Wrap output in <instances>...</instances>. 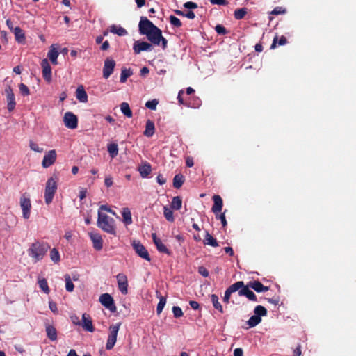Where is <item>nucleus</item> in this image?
I'll list each match as a JSON object with an SVG mask.
<instances>
[{"mask_svg": "<svg viewBox=\"0 0 356 356\" xmlns=\"http://www.w3.org/2000/svg\"><path fill=\"white\" fill-rule=\"evenodd\" d=\"M211 300L212 302V304H213L214 308L222 314L224 312L223 307H222V305L220 304V302H219L218 296L216 294H212L211 296Z\"/></svg>", "mask_w": 356, "mask_h": 356, "instance_id": "33", "label": "nucleus"}, {"mask_svg": "<svg viewBox=\"0 0 356 356\" xmlns=\"http://www.w3.org/2000/svg\"><path fill=\"white\" fill-rule=\"evenodd\" d=\"M6 95L7 108L9 111H13L16 106L15 95L10 86H7L5 88Z\"/></svg>", "mask_w": 356, "mask_h": 356, "instance_id": "10", "label": "nucleus"}, {"mask_svg": "<svg viewBox=\"0 0 356 356\" xmlns=\"http://www.w3.org/2000/svg\"><path fill=\"white\" fill-rule=\"evenodd\" d=\"M198 273L204 277H208L209 274L208 270L204 266L198 268Z\"/></svg>", "mask_w": 356, "mask_h": 356, "instance_id": "54", "label": "nucleus"}, {"mask_svg": "<svg viewBox=\"0 0 356 356\" xmlns=\"http://www.w3.org/2000/svg\"><path fill=\"white\" fill-rule=\"evenodd\" d=\"M132 246L136 253L140 257L144 259L147 261H151V257L149 254L148 251L140 241H134L132 243Z\"/></svg>", "mask_w": 356, "mask_h": 356, "instance_id": "7", "label": "nucleus"}, {"mask_svg": "<svg viewBox=\"0 0 356 356\" xmlns=\"http://www.w3.org/2000/svg\"><path fill=\"white\" fill-rule=\"evenodd\" d=\"M203 242L205 245H211L212 247H217L219 245L216 239L213 238L209 232L206 233Z\"/></svg>", "mask_w": 356, "mask_h": 356, "instance_id": "28", "label": "nucleus"}, {"mask_svg": "<svg viewBox=\"0 0 356 356\" xmlns=\"http://www.w3.org/2000/svg\"><path fill=\"white\" fill-rule=\"evenodd\" d=\"M65 280L66 290L69 292H72L74 290V285L71 280L70 276L69 275H65Z\"/></svg>", "mask_w": 356, "mask_h": 356, "instance_id": "45", "label": "nucleus"}, {"mask_svg": "<svg viewBox=\"0 0 356 356\" xmlns=\"http://www.w3.org/2000/svg\"><path fill=\"white\" fill-rule=\"evenodd\" d=\"M99 302L111 312H115L116 311V307L115 305L113 298L109 293H104L101 295L99 297Z\"/></svg>", "mask_w": 356, "mask_h": 356, "instance_id": "9", "label": "nucleus"}, {"mask_svg": "<svg viewBox=\"0 0 356 356\" xmlns=\"http://www.w3.org/2000/svg\"><path fill=\"white\" fill-rule=\"evenodd\" d=\"M234 356H243V351L241 348H236L234 350Z\"/></svg>", "mask_w": 356, "mask_h": 356, "instance_id": "64", "label": "nucleus"}, {"mask_svg": "<svg viewBox=\"0 0 356 356\" xmlns=\"http://www.w3.org/2000/svg\"><path fill=\"white\" fill-rule=\"evenodd\" d=\"M110 32L117 34L119 36H123L127 34V31L125 29L121 26H117L116 25L110 26Z\"/></svg>", "mask_w": 356, "mask_h": 356, "instance_id": "30", "label": "nucleus"}, {"mask_svg": "<svg viewBox=\"0 0 356 356\" xmlns=\"http://www.w3.org/2000/svg\"><path fill=\"white\" fill-rule=\"evenodd\" d=\"M49 256L51 260L56 264L58 263L60 260V253L55 248L50 250Z\"/></svg>", "mask_w": 356, "mask_h": 356, "instance_id": "39", "label": "nucleus"}, {"mask_svg": "<svg viewBox=\"0 0 356 356\" xmlns=\"http://www.w3.org/2000/svg\"><path fill=\"white\" fill-rule=\"evenodd\" d=\"M248 284L256 292L260 293L268 291V287L264 286L259 280L250 281Z\"/></svg>", "mask_w": 356, "mask_h": 356, "instance_id": "22", "label": "nucleus"}, {"mask_svg": "<svg viewBox=\"0 0 356 356\" xmlns=\"http://www.w3.org/2000/svg\"><path fill=\"white\" fill-rule=\"evenodd\" d=\"M210 2L213 5L226 6L228 4V1L227 0H210Z\"/></svg>", "mask_w": 356, "mask_h": 356, "instance_id": "56", "label": "nucleus"}, {"mask_svg": "<svg viewBox=\"0 0 356 356\" xmlns=\"http://www.w3.org/2000/svg\"><path fill=\"white\" fill-rule=\"evenodd\" d=\"M58 56V50L54 48L53 46L51 47L50 50L48 52V58L51 60V62L56 65L57 64V58Z\"/></svg>", "mask_w": 356, "mask_h": 356, "instance_id": "31", "label": "nucleus"}, {"mask_svg": "<svg viewBox=\"0 0 356 356\" xmlns=\"http://www.w3.org/2000/svg\"><path fill=\"white\" fill-rule=\"evenodd\" d=\"M153 49L152 44L145 41H136L134 44L133 49L135 54H138L141 51H152Z\"/></svg>", "mask_w": 356, "mask_h": 356, "instance_id": "15", "label": "nucleus"}, {"mask_svg": "<svg viewBox=\"0 0 356 356\" xmlns=\"http://www.w3.org/2000/svg\"><path fill=\"white\" fill-rule=\"evenodd\" d=\"M82 327L83 328L88 331L92 332L95 330V328L92 325V321L90 316L88 314H83L82 315Z\"/></svg>", "mask_w": 356, "mask_h": 356, "instance_id": "21", "label": "nucleus"}, {"mask_svg": "<svg viewBox=\"0 0 356 356\" xmlns=\"http://www.w3.org/2000/svg\"><path fill=\"white\" fill-rule=\"evenodd\" d=\"M216 219L220 220L222 225L223 227H225L227 226V220H226L225 213H220V214H218V213H216Z\"/></svg>", "mask_w": 356, "mask_h": 356, "instance_id": "51", "label": "nucleus"}, {"mask_svg": "<svg viewBox=\"0 0 356 356\" xmlns=\"http://www.w3.org/2000/svg\"><path fill=\"white\" fill-rule=\"evenodd\" d=\"M99 209L102 210V211H106L114 216L116 215L115 212L114 211H113L111 208L108 207L106 205L100 206Z\"/></svg>", "mask_w": 356, "mask_h": 356, "instance_id": "60", "label": "nucleus"}, {"mask_svg": "<svg viewBox=\"0 0 356 356\" xmlns=\"http://www.w3.org/2000/svg\"><path fill=\"white\" fill-rule=\"evenodd\" d=\"M250 286H248V284L247 285H245L243 284V286L241 287V289L238 291V296H245L249 300L257 302V296L250 289Z\"/></svg>", "mask_w": 356, "mask_h": 356, "instance_id": "16", "label": "nucleus"}, {"mask_svg": "<svg viewBox=\"0 0 356 356\" xmlns=\"http://www.w3.org/2000/svg\"><path fill=\"white\" fill-rule=\"evenodd\" d=\"M29 147H30L31 150H33V151H34L35 152L41 153V152H43V148L39 147V145L37 143H34L32 140H31L29 142Z\"/></svg>", "mask_w": 356, "mask_h": 356, "instance_id": "49", "label": "nucleus"}, {"mask_svg": "<svg viewBox=\"0 0 356 356\" xmlns=\"http://www.w3.org/2000/svg\"><path fill=\"white\" fill-rule=\"evenodd\" d=\"M215 30L219 35H225L227 33V29L222 25L220 24L216 25L215 27Z\"/></svg>", "mask_w": 356, "mask_h": 356, "instance_id": "53", "label": "nucleus"}, {"mask_svg": "<svg viewBox=\"0 0 356 356\" xmlns=\"http://www.w3.org/2000/svg\"><path fill=\"white\" fill-rule=\"evenodd\" d=\"M49 250L50 245L47 242L37 240L30 245L27 252L32 261L35 264L44 258Z\"/></svg>", "mask_w": 356, "mask_h": 356, "instance_id": "2", "label": "nucleus"}, {"mask_svg": "<svg viewBox=\"0 0 356 356\" xmlns=\"http://www.w3.org/2000/svg\"><path fill=\"white\" fill-rule=\"evenodd\" d=\"M254 315L261 318V316H265L267 315V309L264 306L257 305L254 309Z\"/></svg>", "mask_w": 356, "mask_h": 356, "instance_id": "42", "label": "nucleus"}, {"mask_svg": "<svg viewBox=\"0 0 356 356\" xmlns=\"http://www.w3.org/2000/svg\"><path fill=\"white\" fill-rule=\"evenodd\" d=\"M184 182V177L181 174H177L173 179V186L175 188H179Z\"/></svg>", "mask_w": 356, "mask_h": 356, "instance_id": "36", "label": "nucleus"}, {"mask_svg": "<svg viewBox=\"0 0 356 356\" xmlns=\"http://www.w3.org/2000/svg\"><path fill=\"white\" fill-rule=\"evenodd\" d=\"M133 74L132 70L129 68L123 67L122 68L120 79V81L121 83H125L129 77H130Z\"/></svg>", "mask_w": 356, "mask_h": 356, "instance_id": "32", "label": "nucleus"}, {"mask_svg": "<svg viewBox=\"0 0 356 356\" xmlns=\"http://www.w3.org/2000/svg\"><path fill=\"white\" fill-rule=\"evenodd\" d=\"M182 200L179 196H176L172 198L171 202V207L175 210H179L181 207Z\"/></svg>", "mask_w": 356, "mask_h": 356, "instance_id": "41", "label": "nucleus"}, {"mask_svg": "<svg viewBox=\"0 0 356 356\" xmlns=\"http://www.w3.org/2000/svg\"><path fill=\"white\" fill-rule=\"evenodd\" d=\"M287 43V39L285 36L282 35L279 37L278 35H275L273 38V42L270 46V49H273L279 46L284 45Z\"/></svg>", "mask_w": 356, "mask_h": 356, "instance_id": "27", "label": "nucleus"}, {"mask_svg": "<svg viewBox=\"0 0 356 356\" xmlns=\"http://www.w3.org/2000/svg\"><path fill=\"white\" fill-rule=\"evenodd\" d=\"M212 199L213 200V205L211 208V211L216 214L222 211L223 201L219 195H214Z\"/></svg>", "mask_w": 356, "mask_h": 356, "instance_id": "20", "label": "nucleus"}, {"mask_svg": "<svg viewBox=\"0 0 356 356\" xmlns=\"http://www.w3.org/2000/svg\"><path fill=\"white\" fill-rule=\"evenodd\" d=\"M13 33L15 35V40L19 44H25L26 37L24 31L19 26L15 27Z\"/></svg>", "mask_w": 356, "mask_h": 356, "instance_id": "23", "label": "nucleus"}, {"mask_svg": "<svg viewBox=\"0 0 356 356\" xmlns=\"http://www.w3.org/2000/svg\"><path fill=\"white\" fill-rule=\"evenodd\" d=\"M139 32L145 35L152 45L159 46L161 42L163 49L167 47L168 40L163 37L162 31L146 17H141L138 24Z\"/></svg>", "mask_w": 356, "mask_h": 356, "instance_id": "1", "label": "nucleus"}, {"mask_svg": "<svg viewBox=\"0 0 356 356\" xmlns=\"http://www.w3.org/2000/svg\"><path fill=\"white\" fill-rule=\"evenodd\" d=\"M104 184H105L106 186L111 187L113 184V178L111 176L106 177V178L104 179Z\"/></svg>", "mask_w": 356, "mask_h": 356, "instance_id": "59", "label": "nucleus"}, {"mask_svg": "<svg viewBox=\"0 0 356 356\" xmlns=\"http://www.w3.org/2000/svg\"><path fill=\"white\" fill-rule=\"evenodd\" d=\"M64 124L66 127L74 129L78 126V118L76 115L72 112H66L63 117Z\"/></svg>", "mask_w": 356, "mask_h": 356, "instance_id": "8", "label": "nucleus"}, {"mask_svg": "<svg viewBox=\"0 0 356 356\" xmlns=\"http://www.w3.org/2000/svg\"><path fill=\"white\" fill-rule=\"evenodd\" d=\"M166 303V299L164 297H161L157 305L156 312L160 314Z\"/></svg>", "mask_w": 356, "mask_h": 356, "instance_id": "48", "label": "nucleus"}, {"mask_svg": "<svg viewBox=\"0 0 356 356\" xmlns=\"http://www.w3.org/2000/svg\"><path fill=\"white\" fill-rule=\"evenodd\" d=\"M76 97L79 102L83 103L87 102L88 95L82 86H80L77 88L76 91Z\"/></svg>", "mask_w": 356, "mask_h": 356, "instance_id": "26", "label": "nucleus"}, {"mask_svg": "<svg viewBox=\"0 0 356 356\" xmlns=\"http://www.w3.org/2000/svg\"><path fill=\"white\" fill-rule=\"evenodd\" d=\"M58 178L50 177L48 179L44 191V200L47 204H49L52 202L54 197L56 193L58 188Z\"/></svg>", "mask_w": 356, "mask_h": 356, "instance_id": "4", "label": "nucleus"}, {"mask_svg": "<svg viewBox=\"0 0 356 356\" xmlns=\"http://www.w3.org/2000/svg\"><path fill=\"white\" fill-rule=\"evenodd\" d=\"M243 286V281H238L233 284L230 285L225 291V296L223 297V301L225 303L229 302V299L232 293H234L239 290L241 286Z\"/></svg>", "mask_w": 356, "mask_h": 356, "instance_id": "12", "label": "nucleus"}, {"mask_svg": "<svg viewBox=\"0 0 356 356\" xmlns=\"http://www.w3.org/2000/svg\"><path fill=\"white\" fill-rule=\"evenodd\" d=\"M170 22L175 27L179 28L181 26L182 24L180 19L175 16L171 15L170 17Z\"/></svg>", "mask_w": 356, "mask_h": 356, "instance_id": "47", "label": "nucleus"}, {"mask_svg": "<svg viewBox=\"0 0 356 356\" xmlns=\"http://www.w3.org/2000/svg\"><path fill=\"white\" fill-rule=\"evenodd\" d=\"M38 282L41 290L46 294H48L50 292L47 281L45 278L39 279Z\"/></svg>", "mask_w": 356, "mask_h": 356, "instance_id": "43", "label": "nucleus"}, {"mask_svg": "<svg viewBox=\"0 0 356 356\" xmlns=\"http://www.w3.org/2000/svg\"><path fill=\"white\" fill-rule=\"evenodd\" d=\"M20 207L22 210V216L24 219H29L31 216V202L29 195L24 193L20 197Z\"/></svg>", "mask_w": 356, "mask_h": 356, "instance_id": "6", "label": "nucleus"}, {"mask_svg": "<svg viewBox=\"0 0 356 356\" xmlns=\"http://www.w3.org/2000/svg\"><path fill=\"white\" fill-rule=\"evenodd\" d=\"M115 61L110 58H106L103 67V77L108 79L113 72Z\"/></svg>", "mask_w": 356, "mask_h": 356, "instance_id": "13", "label": "nucleus"}, {"mask_svg": "<svg viewBox=\"0 0 356 356\" xmlns=\"http://www.w3.org/2000/svg\"><path fill=\"white\" fill-rule=\"evenodd\" d=\"M19 89L21 94L24 96H28L30 94L29 88L24 83H20Z\"/></svg>", "mask_w": 356, "mask_h": 356, "instance_id": "50", "label": "nucleus"}, {"mask_svg": "<svg viewBox=\"0 0 356 356\" xmlns=\"http://www.w3.org/2000/svg\"><path fill=\"white\" fill-rule=\"evenodd\" d=\"M88 234L92 242L93 248L97 251L101 250L103 248L102 236L99 233L95 232H90Z\"/></svg>", "mask_w": 356, "mask_h": 356, "instance_id": "17", "label": "nucleus"}, {"mask_svg": "<svg viewBox=\"0 0 356 356\" xmlns=\"http://www.w3.org/2000/svg\"><path fill=\"white\" fill-rule=\"evenodd\" d=\"M152 238L154 243L155 244L157 250L159 252L167 254L168 255L171 254V252L166 248V246L162 243L161 240L156 236L155 233L152 234Z\"/></svg>", "mask_w": 356, "mask_h": 356, "instance_id": "18", "label": "nucleus"}, {"mask_svg": "<svg viewBox=\"0 0 356 356\" xmlns=\"http://www.w3.org/2000/svg\"><path fill=\"white\" fill-rule=\"evenodd\" d=\"M107 149L111 158H115L118 154V146L116 143L108 144Z\"/></svg>", "mask_w": 356, "mask_h": 356, "instance_id": "37", "label": "nucleus"}, {"mask_svg": "<svg viewBox=\"0 0 356 356\" xmlns=\"http://www.w3.org/2000/svg\"><path fill=\"white\" fill-rule=\"evenodd\" d=\"M138 171L142 177L145 178V177H147L152 171L150 164L149 163L144 164L143 165L140 166L138 168Z\"/></svg>", "mask_w": 356, "mask_h": 356, "instance_id": "34", "label": "nucleus"}, {"mask_svg": "<svg viewBox=\"0 0 356 356\" xmlns=\"http://www.w3.org/2000/svg\"><path fill=\"white\" fill-rule=\"evenodd\" d=\"M155 131V126L153 121L147 120L145 124V129L143 134L147 137H152Z\"/></svg>", "mask_w": 356, "mask_h": 356, "instance_id": "25", "label": "nucleus"}, {"mask_svg": "<svg viewBox=\"0 0 356 356\" xmlns=\"http://www.w3.org/2000/svg\"><path fill=\"white\" fill-rule=\"evenodd\" d=\"M158 104L159 101L156 99H154L152 100L147 101L145 103V106L149 109L154 111L156 109V106Z\"/></svg>", "mask_w": 356, "mask_h": 356, "instance_id": "46", "label": "nucleus"}, {"mask_svg": "<svg viewBox=\"0 0 356 356\" xmlns=\"http://www.w3.org/2000/svg\"><path fill=\"white\" fill-rule=\"evenodd\" d=\"M122 222L125 225H131L132 221L131 213L129 208L125 207L122 211Z\"/></svg>", "mask_w": 356, "mask_h": 356, "instance_id": "24", "label": "nucleus"}, {"mask_svg": "<svg viewBox=\"0 0 356 356\" xmlns=\"http://www.w3.org/2000/svg\"><path fill=\"white\" fill-rule=\"evenodd\" d=\"M46 332L48 338L51 341H55L57 339V331L52 325H47L46 327Z\"/></svg>", "mask_w": 356, "mask_h": 356, "instance_id": "29", "label": "nucleus"}, {"mask_svg": "<svg viewBox=\"0 0 356 356\" xmlns=\"http://www.w3.org/2000/svg\"><path fill=\"white\" fill-rule=\"evenodd\" d=\"M189 305L195 310H197L200 308V304L197 301L191 300Z\"/></svg>", "mask_w": 356, "mask_h": 356, "instance_id": "62", "label": "nucleus"}, {"mask_svg": "<svg viewBox=\"0 0 356 356\" xmlns=\"http://www.w3.org/2000/svg\"><path fill=\"white\" fill-rule=\"evenodd\" d=\"M172 312L175 318H179L183 316V312L179 307L174 306L172 307Z\"/></svg>", "mask_w": 356, "mask_h": 356, "instance_id": "52", "label": "nucleus"}, {"mask_svg": "<svg viewBox=\"0 0 356 356\" xmlns=\"http://www.w3.org/2000/svg\"><path fill=\"white\" fill-rule=\"evenodd\" d=\"M120 110L122 113L127 118H131L133 114L128 103L122 102L120 104Z\"/></svg>", "mask_w": 356, "mask_h": 356, "instance_id": "35", "label": "nucleus"}, {"mask_svg": "<svg viewBox=\"0 0 356 356\" xmlns=\"http://www.w3.org/2000/svg\"><path fill=\"white\" fill-rule=\"evenodd\" d=\"M163 214L168 221L174 222L175 218H174V216H173V211L171 209H169L167 207H164Z\"/></svg>", "mask_w": 356, "mask_h": 356, "instance_id": "44", "label": "nucleus"}, {"mask_svg": "<svg viewBox=\"0 0 356 356\" xmlns=\"http://www.w3.org/2000/svg\"><path fill=\"white\" fill-rule=\"evenodd\" d=\"M248 13V9L246 8H242L235 10L234 15L236 19H242L244 18L245 15Z\"/></svg>", "mask_w": 356, "mask_h": 356, "instance_id": "38", "label": "nucleus"}, {"mask_svg": "<svg viewBox=\"0 0 356 356\" xmlns=\"http://www.w3.org/2000/svg\"><path fill=\"white\" fill-rule=\"evenodd\" d=\"M301 346L298 345L296 348L293 350L294 356H301Z\"/></svg>", "mask_w": 356, "mask_h": 356, "instance_id": "63", "label": "nucleus"}, {"mask_svg": "<svg viewBox=\"0 0 356 356\" xmlns=\"http://www.w3.org/2000/svg\"><path fill=\"white\" fill-rule=\"evenodd\" d=\"M57 154L54 149L48 151L43 157L42 165L47 168L52 165L56 160Z\"/></svg>", "mask_w": 356, "mask_h": 356, "instance_id": "11", "label": "nucleus"}, {"mask_svg": "<svg viewBox=\"0 0 356 356\" xmlns=\"http://www.w3.org/2000/svg\"><path fill=\"white\" fill-rule=\"evenodd\" d=\"M118 281V289L123 295H126L128 293V280L126 275L123 273H119L116 276Z\"/></svg>", "mask_w": 356, "mask_h": 356, "instance_id": "14", "label": "nucleus"}, {"mask_svg": "<svg viewBox=\"0 0 356 356\" xmlns=\"http://www.w3.org/2000/svg\"><path fill=\"white\" fill-rule=\"evenodd\" d=\"M284 13V9H282L281 7H276L271 11L272 15H279Z\"/></svg>", "mask_w": 356, "mask_h": 356, "instance_id": "58", "label": "nucleus"}, {"mask_svg": "<svg viewBox=\"0 0 356 356\" xmlns=\"http://www.w3.org/2000/svg\"><path fill=\"white\" fill-rule=\"evenodd\" d=\"M121 325V323H118L116 324H113L109 326V333L108 336V339L106 343V349L111 350L114 347L116 341L118 331L120 330Z\"/></svg>", "mask_w": 356, "mask_h": 356, "instance_id": "5", "label": "nucleus"}, {"mask_svg": "<svg viewBox=\"0 0 356 356\" xmlns=\"http://www.w3.org/2000/svg\"><path fill=\"white\" fill-rule=\"evenodd\" d=\"M114 220L106 214L98 212L97 226L103 231L113 235H115V227Z\"/></svg>", "mask_w": 356, "mask_h": 356, "instance_id": "3", "label": "nucleus"}, {"mask_svg": "<svg viewBox=\"0 0 356 356\" xmlns=\"http://www.w3.org/2000/svg\"><path fill=\"white\" fill-rule=\"evenodd\" d=\"M261 321V318H259V316H257L256 315H253L247 321V324L248 325L249 327H254L258 324H259Z\"/></svg>", "mask_w": 356, "mask_h": 356, "instance_id": "40", "label": "nucleus"}, {"mask_svg": "<svg viewBox=\"0 0 356 356\" xmlns=\"http://www.w3.org/2000/svg\"><path fill=\"white\" fill-rule=\"evenodd\" d=\"M49 309H51V311L54 313V314H57L58 313V309H57V305L56 302H53V301H50L49 302Z\"/></svg>", "mask_w": 356, "mask_h": 356, "instance_id": "57", "label": "nucleus"}, {"mask_svg": "<svg viewBox=\"0 0 356 356\" xmlns=\"http://www.w3.org/2000/svg\"><path fill=\"white\" fill-rule=\"evenodd\" d=\"M42 67V76L47 82L51 81V67L47 59H43L41 63Z\"/></svg>", "mask_w": 356, "mask_h": 356, "instance_id": "19", "label": "nucleus"}, {"mask_svg": "<svg viewBox=\"0 0 356 356\" xmlns=\"http://www.w3.org/2000/svg\"><path fill=\"white\" fill-rule=\"evenodd\" d=\"M156 181L160 185H163L166 182V179L161 174H159L156 177Z\"/></svg>", "mask_w": 356, "mask_h": 356, "instance_id": "61", "label": "nucleus"}, {"mask_svg": "<svg viewBox=\"0 0 356 356\" xmlns=\"http://www.w3.org/2000/svg\"><path fill=\"white\" fill-rule=\"evenodd\" d=\"M184 7L187 9H195L197 8V4L193 1H187L184 4Z\"/></svg>", "mask_w": 356, "mask_h": 356, "instance_id": "55", "label": "nucleus"}]
</instances>
